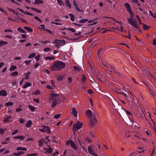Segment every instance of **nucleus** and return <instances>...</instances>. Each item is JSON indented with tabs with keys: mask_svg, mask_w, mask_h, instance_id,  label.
<instances>
[{
	"mask_svg": "<svg viewBox=\"0 0 156 156\" xmlns=\"http://www.w3.org/2000/svg\"><path fill=\"white\" fill-rule=\"evenodd\" d=\"M18 9L20 11L24 13V14H27L29 15V12H24L23 9Z\"/></svg>",
	"mask_w": 156,
	"mask_h": 156,
	"instance_id": "ea45409f",
	"label": "nucleus"
},
{
	"mask_svg": "<svg viewBox=\"0 0 156 156\" xmlns=\"http://www.w3.org/2000/svg\"><path fill=\"white\" fill-rule=\"evenodd\" d=\"M68 30L71 31L73 33H75L76 31L75 30L72 28H69L68 29Z\"/></svg>",
	"mask_w": 156,
	"mask_h": 156,
	"instance_id": "bf43d9fd",
	"label": "nucleus"
},
{
	"mask_svg": "<svg viewBox=\"0 0 156 156\" xmlns=\"http://www.w3.org/2000/svg\"><path fill=\"white\" fill-rule=\"evenodd\" d=\"M7 44L8 42L6 41H0V47L4 45Z\"/></svg>",
	"mask_w": 156,
	"mask_h": 156,
	"instance_id": "b1692460",
	"label": "nucleus"
},
{
	"mask_svg": "<svg viewBox=\"0 0 156 156\" xmlns=\"http://www.w3.org/2000/svg\"><path fill=\"white\" fill-rule=\"evenodd\" d=\"M40 42H41V43L43 44H45L48 43H50V41H41Z\"/></svg>",
	"mask_w": 156,
	"mask_h": 156,
	"instance_id": "09e8293b",
	"label": "nucleus"
},
{
	"mask_svg": "<svg viewBox=\"0 0 156 156\" xmlns=\"http://www.w3.org/2000/svg\"><path fill=\"white\" fill-rule=\"evenodd\" d=\"M143 27L144 30H148L150 27L148 26L145 24L144 23H143Z\"/></svg>",
	"mask_w": 156,
	"mask_h": 156,
	"instance_id": "bb28decb",
	"label": "nucleus"
},
{
	"mask_svg": "<svg viewBox=\"0 0 156 156\" xmlns=\"http://www.w3.org/2000/svg\"><path fill=\"white\" fill-rule=\"evenodd\" d=\"M40 55H37L35 57V58L36 59L37 61H38L40 59Z\"/></svg>",
	"mask_w": 156,
	"mask_h": 156,
	"instance_id": "052dcab7",
	"label": "nucleus"
},
{
	"mask_svg": "<svg viewBox=\"0 0 156 156\" xmlns=\"http://www.w3.org/2000/svg\"><path fill=\"white\" fill-rule=\"evenodd\" d=\"M35 19L40 21L41 23H42V21L37 16H35L34 17Z\"/></svg>",
	"mask_w": 156,
	"mask_h": 156,
	"instance_id": "680f3d73",
	"label": "nucleus"
},
{
	"mask_svg": "<svg viewBox=\"0 0 156 156\" xmlns=\"http://www.w3.org/2000/svg\"><path fill=\"white\" fill-rule=\"evenodd\" d=\"M18 72L17 71H15L13 72L11 74V75L12 76H16L18 75Z\"/></svg>",
	"mask_w": 156,
	"mask_h": 156,
	"instance_id": "c03bdc74",
	"label": "nucleus"
},
{
	"mask_svg": "<svg viewBox=\"0 0 156 156\" xmlns=\"http://www.w3.org/2000/svg\"><path fill=\"white\" fill-rule=\"evenodd\" d=\"M66 66V64L63 62L57 61L50 66V69L52 71H60L64 68Z\"/></svg>",
	"mask_w": 156,
	"mask_h": 156,
	"instance_id": "f03ea898",
	"label": "nucleus"
},
{
	"mask_svg": "<svg viewBox=\"0 0 156 156\" xmlns=\"http://www.w3.org/2000/svg\"><path fill=\"white\" fill-rule=\"evenodd\" d=\"M86 115L88 118H90V119L92 118L93 113L90 110H88L87 111Z\"/></svg>",
	"mask_w": 156,
	"mask_h": 156,
	"instance_id": "1a4fd4ad",
	"label": "nucleus"
},
{
	"mask_svg": "<svg viewBox=\"0 0 156 156\" xmlns=\"http://www.w3.org/2000/svg\"><path fill=\"white\" fill-rule=\"evenodd\" d=\"M38 142L39 143V146L41 147L44 145V144L45 142V141L43 139H41L39 140Z\"/></svg>",
	"mask_w": 156,
	"mask_h": 156,
	"instance_id": "f8f14e48",
	"label": "nucleus"
},
{
	"mask_svg": "<svg viewBox=\"0 0 156 156\" xmlns=\"http://www.w3.org/2000/svg\"><path fill=\"white\" fill-rule=\"evenodd\" d=\"M30 8L32 10L35 11L37 13H41V12L40 10H38V9H37L36 8H33V7H31Z\"/></svg>",
	"mask_w": 156,
	"mask_h": 156,
	"instance_id": "72a5a7b5",
	"label": "nucleus"
},
{
	"mask_svg": "<svg viewBox=\"0 0 156 156\" xmlns=\"http://www.w3.org/2000/svg\"><path fill=\"white\" fill-rule=\"evenodd\" d=\"M86 141L88 143H90L91 142V140L88 137H87L86 138Z\"/></svg>",
	"mask_w": 156,
	"mask_h": 156,
	"instance_id": "3c124183",
	"label": "nucleus"
},
{
	"mask_svg": "<svg viewBox=\"0 0 156 156\" xmlns=\"http://www.w3.org/2000/svg\"><path fill=\"white\" fill-rule=\"evenodd\" d=\"M36 55V54L34 53H32L30 54L29 56H28V58H31L34 57Z\"/></svg>",
	"mask_w": 156,
	"mask_h": 156,
	"instance_id": "58836bf2",
	"label": "nucleus"
},
{
	"mask_svg": "<svg viewBox=\"0 0 156 156\" xmlns=\"http://www.w3.org/2000/svg\"><path fill=\"white\" fill-rule=\"evenodd\" d=\"M28 107L29 108H30L32 112L34 111L36 109V107H34L30 105H29Z\"/></svg>",
	"mask_w": 156,
	"mask_h": 156,
	"instance_id": "c85d7f7f",
	"label": "nucleus"
},
{
	"mask_svg": "<svg viewBox=\"0 0 156 156\" xmlns=\"http://www.w3.org/2000/svg\"><path fill=\"white\" fill-rule=\"evenodd\" d=\"M53 42L54 44H61L62 45H64L65 44V41H60L57 40H55Z\"/></svg>",
	"mask_w": 156,
	"mask_h": 156,
	"instance_id": "0eeeda50",
	"label": "nucleus"
},
{
	"mask_svg": "<svg viewBox=\"0 0 156 156\" xmlns=\"http://www.w3.org/2000/svg\"><path fill=\"white\" fill-rule=\"evenodd\" d=\"M73 3L76 10L78 11L79 12H80L81 10H80V8H79L78 6L77 5L76 1L75 0H73Z\"/></svg>",
	"mask_w": 156,
	"mask_h": 156,
	"instance_id": "9b49d317",
	"label": "nucleus"
},
{
	"mask_svg": "<svg viewBox=\"0 0 156 156\" xmlns=\"http://www.w3.org/2000/svg\"><path fill=\"white\" fill-rule=\"evenodd\" d=\"M45 58L46 60H49V59L51 60H53L55 58L54 56L47 57H45Z\"/></svg>",
	"mask_w": 156,
	"mask_h": 156,
	"instance_id": "f704fd0d",
	"label": "nucleus"
},
{
	"mask_svg": "<svg viewBox=\"0 0 156 156\" xmlns=\"http://www.w3.org/2000/svg\"><path fill=\"white\" fill-rule=\"evenodd\" d=\"M7 95V93L5 90H3L0 91V95L5 96Z\"/></svg>",
	"mask_w": 156,
	"mask_h": 156,
	"instance_id": "4468645a",
	"label": "nucleus"
},
{
	"mask_svg": "<svg viewBox=\"0 0 156 156\" xmlns=\"http://www.w3.org/2000/svg\"><path fill=\"white\" fill-rule=\"evenodd\" d=\"M73 69L76 71H79L80 70V66H73Z\"/></svg>",
	"mask_w": 156,
	"mask_h": 156,
	"instance_id": "5701e85b",
	"label": "nucleus"
},
{
	"mask_svg": "<svg viewBox=\"0 0 156 156\" xmlns=\"http://www.w3.org/2000/svg\"><path fill=\"white\" fill-rule=\"evenodd\" d=\"M19 131L18 130H15L14 132L12 133V135H13L15 134H16Z\"/></svg>",
	"mask_w": 156,
	"mask_h": 156,
	"instance_id": "6e6d98bb",
	"label": "nucleus"
},
{
	"mask_svg": "<svg viewBox=\"0 0 156 156\" xmlns=\"http://www.w3.org/2000/svg\"><path fill=\"white\" fill-rule=\"evenodd\" d=\"M13 138L15 139H18L23 140L25 139V137L23 136H14Z\"/></svg>",
	"mask_w": 156,
	"mask_h": 156,
	"instance_id": "f3484780",
	"label": "nucleus"
},
{
	"mask_svg": "<svg viewBox=\"0 0 156 156\" xmlns=\"http://www.w3.org/2000/svg\"><path fill=\"white\" fill-rule=\"evenodd\" d=\"M109 69H110V72L111 73H116L115 69L114 67L110 65L108 66Z\"/></svg>",
	"mask_w": 156,
	"mask_h": 156,
	"instance_id": "ddd939ff",
	"label": "nucleus"
},
{
	"mask_svg": "<svg viewBox=\"0 0 156 156\" xmlns=\"http://www.w3.org/2000/svg\"><path fill=\"white\" fill-rule=\"evenodd\" d=\"M116 91L119 94H120L122 95L124 94V93L121 91L120 90L117 89Z\"/></svg>",
	"mask_w": 156,
	"mask_h": 156,
	"instance_id": "37998d69",
	"label": "nucleus"
},
{
	"mask_svg": "<svg viewBox=\"0 0 156 156\" xmlns=\"http://www.w3.org/2000/svg\"><path fill=\"white\" fill-rule=\"evenodd\" d=\"M125 112H126V114L127 115L129 116V117H132V115L131 114V113L130 112H129L128 111L125 110Z\"/></svg>",
	"mask_w": 156,
	"mask_h": 156,
	"instance_id": "4c0bfd02",
	"label": "nucleus"
},
{
	"mask_svg": "<svg viewBox=\"0 0 156 156\" xmlns=\"http://www.w3.org/2000/svg\"><path fill=\"white\" fill-rule=\"evenodd\" d=\"M30 74V72H28L27 73V74L26 75L25 78L26 79H29V75Z\"/></svg>",
	"mask_w": 156,
	"mask_h": 156,
	"instance_id": "864d4df0",
	"label": "nucleus"
},
{
	"mask_svg": "<svg viewBox=\"0 0 156 156\" xmlns=\"http://www.w3.org/2000/svg\"><path fill=\"white\" fill-rule=\"evenodd\" d=\"M51 98L49 99V102L50 103L51 102H53L51 105V106L54 108L59 102L58 101V94L56 93H52L50 95Z\"/></svg>",
	"mask_w": 156,
	"mask_h": 156,
	"instance_id": "7ed1b4c3",
	"label": "nucleus"
},
{
	"mask_svg": "<svg viewBox=\"0 0 156 156\" xmlns=\"http://www.w3.org/2000/svg\"><path fill=\"white\" fill-rule=\"evenodd\" d=\"M92 148L93 147L92 146H89L88 147V150L89 153L94 155V154H94V151Z\"/></svg>",
	"mask_w": 156,
	"mask_h": 156,
	"instance_id": "6e6552de",
	"label": "nucleus"
},
{
	"mask_svg": "<svg viewBox=\"0 0 156 156\" xmlns=\"http://www.w3.org/2000/svg\"><path fill=\"white\" fill-rule=\"evenodd\" d=\"M31 62V60H26L24 62V63L26 64L27 65H29Z\"/></svg>",
	"mask_w": 156,
	"mask_h": 156,
	"instance_id": "a18cd8bd",
	"label": "nucleus"
},
{
	"mask_svg": "<svg viewBox=\"0 0 156 156\" xmlns=\"http://www.w3.org/2000/svg\"><path fill=\"white\" fill-rule=\"evenodd\" d=\"M32 122L31 120H29L27 123L26 125V126L27 127H30L32 125Z\"/></svg>",
	"mask_w": 156,
	"mask_h": 156,
	"instance_id": "a878e982",
	"label": "nucleus"
},
{
	"mask_svg": "<svg viewBox=\"0 0 156 156\" xmlns=\"http://www.w3.org/2000/svg\"><path fill=\"white\" fill-rule=\"evenodd\" d=\"M24 29L26 30L27 31L29 32H32L33 31L32 29L27 27H23Z\"/></svg>",
	"mask_w": 156,
	"mask_h": 156,
	"instance_id": "c756f323",
	"label": "nucleus"
},
{
	"mask_svg": "<svg viewBox=\"0 0 156 156\" xmlns=\"http://www.w3.org/2000/svg\"><path fill=\"white\" fill-rule=\"evenodd\" d=\"M108 66L109 65H108L107 66H106L103 63H102L101 65V66L103 67L106 70L109 69Z\"/></svg>",
	"mask_w": 156,
	"mask_h": 156,
	"instance_id": "2f4dec72",
	"label": "nucleus"
},
{
	"mask_svg": "<svg viewBox=\"0 0 156 156\" xmlns=\"http://www.w3.org/2000/svg\"><path fill=\"white\" fill-rule=\"evenodd\" d=\"M32 84L31 83H27L25 84L23 88H26L27 87L30 86Z\"/></svg>",
	"mask_w": 156,
	"mask_h": 156,
	"instance_id": "cd10ccee",
	"label": "nucleus"
},
{
	"mask_svg": "<svg viewBox=\"0 0 156 156\" xmlns=\"http://www.w3.org/2000/svg\"><path fill=\"white\" fill-rule=\"evenodd\" d=\"M132 2L134 3H136L139 6H140V4L139 3L138 1V0H132Z\"/></svg>",
	"mask_w": 156,
	"mask_h": 156,
	"instance_id": "8fccbe9b",
	"label": "nucleus"
},
{
	"mask_svg": "<svg viewBox=\"0 0 156 156\" xmlns=\"http://www.w3.org/2000/svg\"><path fill=\"white\" fill-rule=\"evenodd\" d=\"M43 3V1L41 0H36L35 1V2L33 3L34 4H35V3L39 4H41Z\"/></svg>",
	"mask_w": 156,
	"mask_h": 156,
	"instance_id": "aec40b11",
	"label": "nucleus"
},
{
	"mask_svg": "<svg viewBox=\"0 0 156 156\" xmlns=\"http://www.w3.org/2000/svg\"><path fill=\"white\" fill-rule=\"evenodd\" d=\"M72 113L76 117L77 115V112L76 110L74 108H72Z\"/></svg>",
	"mask_w": 156,
	"mask_h": 156,
	"instance_id": "2eb2a0df",
	"label": "nucleus"
},
{
	"mask_svg": "<svg viewBox=\"0 0 156 156\" xmlns=\"http://www.w3.org/2000/svg\"><path fill=\"white\" fill-rule=\"evenodd\" d=\"M24 153V152L23 151H19L18 152V153H13V154L16 156H19L21 154H23Z\"/></svg>",
	"mask_w": 156,
	"mask_h": 156,
	"instance_id": "393cba45",
	"label": "nucleus"
},
{
	"mask_svg": "<svg viewBox=\"0 0 156 156\" xmlns=\"http://www.w3.org/2000/svg\"><path fill=\"white\" fill-rule=\"evenodd\" d=\"M22 110H23V109H22L21 108H18L16 109V112H18L21 111H22Z\"/></svg>",
	"mask_w": 156,
	"mask_h": 156,
	"instance_id": "e2e57ef3",
	"label": "nucleus"
},
{
	"mask_svg": "<svg viewBox=\"0 0 156 156\" xmlns=\"http://www.w3.org/2000/svg\"><path fill=\"white\" fill-rule=\"evenodd\" d=\"M88 21L87 19H81L79 21V22L80 23H84Z\"/></svg>",
	"mask_w": 156,
	"mask_h": 156,
	"instance_id": "a19ab883",
	"label": "nucleus"
},
{
	"mask_svg": "<svg viewBox=\"0 0 156 156\" xmlns=\"http://www.w3.org/2000/svg\"><path fill=\"white\" fill-rule=\"evenodd\" d=\"M46 87L49 89H50L51 90H53V88L51 87V85H47Z\"/></svg>",
	"mask_w": 156,
	"mask_h": 156,
	"instance_id": "69168bd1",
	"label": "nucleus"
},
{
	"mask_svg": "<svg viewBox=\"0 0 156 156\" xmlns=\"http://www.w3.org/2000/svg\"><path fill=\"white\" fill-rule=\"evenodd\" d=\"M13 104V103L12 102L9 101L6 103L5 104V105L6 106H10L12 105Z\"/></svg>",
	"mask_w": 156,
	"mask_h": 156,
	"instance_id": "473e14b6",
	"label": "nucleus"
},
{
	"mask_svg": "<svg viewBox=\"0 0 156 156\" xmlns=\"http://www.w3.org/2000/svg\"><path fill=\"white\" fill-rule=\"evenodd\" d=\"M5 129H0V133L3 134L4 132V131Z\"/></svg>",
	"mask_w": 156,
	"mask_h": 156,
	"instance_id": "774afa93",
	"label": "nucleus"
},
{
	"mask_svg": "<svg viewBox=\"0 0 156 156\" xmlns=\"http://www.w3.org/2000/svg\"><path fill=\"white\" fill-rule=\"evenodd\" d=\"M16 150L17 151L22 150V151H26L27 148L25 147H19L16 148Z\"/></svg>",
	"mask_w": 156,
	"mask_h": 156,
	"instance_id": "412c9836",
	"label": "nucleus"
},
{
	"mask_svg": "<svg viewBox=\"0 0 156 156\" xmlns=\"http://www.w3.org/2000/svg\"><path fill=\"white\" fill-rule=\"evenodd\" d=\"M66 5L69 8H71V5L69 0H66Z\"/></svg>",
	"mask_w": 156,
	"mask_h": 156,
	"instance_id": "4be33fe9",
	"label": "nucleus"
},
{
	"mask_svg": "<svg viewBox=\"0 0 156 156\" xmlns=\"http://www.w3.org/2000/svg\"><path fill=\"white\" fill-rule=\"evenodd\" d=\"M70 144L71 146L74 149H77V147L76 145L74 142L72 140H70Z\"/></svg>",
	"mask_w": 156,
	"mask_h": 156,
	"instance_id": "dca6fc26",
	"label": "nucleus"
},
{
	"mask_svg": "<svg viewBox=\"0 0 156 156\" xmlns=\"http://www.w3.org/2000/svg\"><path fill=\"white\" fill-rule=\"evenodd\" d=\"M69 15L70 17L71 20L72 21H74V15L73 14L71 13L69 14Z\"/></svg>",
	"mask_w": 156,
	"mask_h": 156,
	"instance_id": "c9c22d12",
	"label": "nucleus"
},
{
	"mask_svg": "<svg viewBox=\"0 0 156 156\" xmlns=\"http://www.w3.org/2000/svg\"><path fill=\"white\" fill-rule=\"evenodd\" d=\"M12 118V116L11 115H9L7 117L5 118L3 120L4 122H6L9 121V120L10 119Z\"/></svg>",
	"mask_w": 156,
	"mask_h": 156,
	"instance_id": "6ab92c4d",
	"label": "nucleus"
},
{
	"mask_svg": "<svg viewBox=\"0 0 156 156\" xmlns=\"http://www.w3.org/2000/svg\"><path fill=\"white\" fill-rule=\"evenodd\" d=\"M58 98H59V99H58V101L59 102V103L62 102V101H63L65 100L64 97L61 95H59V94H58Z\"/></svg>",
	"mask_w": 156,
	"mask_h": 156,
	"instance_id": "9d476101",
	"label": "nucleus"
},
{
	"mask_svg": "<svg viewBox=\"0 0 156 156\" xmlns=\"http://www.w3.org/2000/svg\"><path fill=\"white\" fill-rule=\"evenodd\" d=\"M61 114H58L55 115L54 117V118L57 119L59 118L61 116Z\"/></svg>",
	"mask_w": 156,
	"mask_h": 156,
	"instance_id": "603ef678",
	"label": "nucleus"
},
{
	"mask_svg": "<svg viewBox=\"0 0 156 156\" xmlns=\"http://www.w3.org/2000/svg\"><path fill=\"white\" fill-rule=\"evenodd\" d=\"M83 126V123H80V121H77L76 124H73V131L75 132L77 130L81 129Z\"/></svg>",
	"mask_w": 156,
	"mask_h": 156,
	"instance_id": "20e7f679",
	"label": "nucleus"
},
{
	"mask_svg": "<svg viewBox=\"0 0 156 156\" xmlns=\"http://www.w3.org/2000/svg\"><path fill=\"white\" fill-rule=\"evenodd\" d=\"M16 68L17 67L16 66L13 65L11 66V67L10 68L9 70L10 71H13L16 69Z\"/></svg>",
	"mask_w": 156,
	"mask_h": 156,
	"instance_id": "7c9ffc66",
	"label": "nucleus"
},
{
	"mask_svg": "<svg viewBox=\"0 0 156 156\" xmlns=\"http://www.w3.org/2000/svg\"><path fill=\"white\" fill-rule=\"evenodd\" d=\"M51 50L50 48H44V51H48Z\"/></svg>",
	"mask_w": 156,
	"mask_h": 156,
	"instance_id": "13d9d810",
	"label": "nucleus"
},
{
	"mask_svg": "<svg viewBox=\"0 0 156 156\" xmlns=\"http://www.w3.org/2000/svg\"><path fill=\"white\" fill-rule=\"evenodd\" d=\"M17 30L20 32L22 33H25L26 32L25 31L23 30L22 28L19 27L17 29Z\"/></svg>",
	"mask_w": 156,
	"mask_h": 156,
	"instance_id": "e433bc0d",
	"label": "nucleus"
},
{
	"mask_svg": "<svg viewBox=\"0 0 156 156\" xmlns=\"http://www.w3.org/2000/svg\"><path fill=\"white\" fill-rule=\"evenodd\" d=\"M37 153H31V154H27V156H36L37 155Z\"/></svg>",
	"mask_w": 156,
	"mask_h": 156,
	"instance_id": "de8ad7c7",
	"label": "nucleus"
},
{
	"mask_svg": "<svg viewBox=\"0 0 156 156\" xmlns=\"http://www.w3.org/2000/svg\"><path fill=\"white\" fill-rule=\"evenodd\" d=\"M33 101L37 103H39L40 102L38 98H34L33 99Z\"/></svg>",
	"mask_w": 156,
	"mask_h": 156,
	"instance_id": "5fc2aeb1",
	"label": "nucleus"
},
{
	"mask_svg": "<svg viewBox=\"0 0 156 156\" xmlns=\"http://www.w3.org/2000/svg\"><path fill=\"white\" fill-rule=\"evenodd\" d=\"M98 123V121L95 117L91 118L89 122V126L90 127H93Z\"/></svg>",
	"mask_w": 156,
	"mask_h": 156,
	"instance_id": "39448f33",
	"label": "nucleus"
},
{
	"mask_svg": "<svg viewBox=\"0 0 156 156\" xmlns=\"http://www.w3.org/2000/svg\"><path fill=\"white\" fill-rule=\"evenodd\" d=\"M124 5L127 9V11L131 15L130 18H127V19L129 23L133 27L140 30V28L139 25L137 23V21L136 19L133 20L132 16H133V12L131 9L130 6L129 4L126 3L124 4Z\"/></svg>",
	"mask_w": 156,
	"mask_h": 156,
	"instance_id": "f257e3e1",
	"label": "nucleus"
},
{
	"mask_svg": "<svg viewBox=\"0 0 156 156\" xmlns=\"http://www.w3.org/2000/svg\"><path fill=\"white\" fill-rule=\"evenodd\" d=\"M86 79V77L85 75H83L82 76V78L81 79V81H85Z\"/></svg>",
	"mask_w": 156,
	"mask_h": 156,
	"instance_id": "49530a36",
	"label": "nucleus"
},
{
	"mask_svg": "<svg viewBox=\"0 0 156 156\" xmlns=\"http://www.w3.org/2000/svg\"><path fill=\"white\" fill-rule=\"evenodd\" d=\"M44 150L46 151V152L47 153H50L53 152V150L52 148H49L48 149L44 148Z\"/></svg>",
	"mask_w": 156,
	"mask_h": 156,
	"instance_id": "a211bd4d",
	"label": "nucleus"
},
{
	"mask_svg": "<svg viewBox=\"0 0 156 156\" xmlns=\"http://www.w3.org/2000/svg\"><path fill=\"white\" fill-rule=\"evenodd\" d=\"M43 128L40 129L39 130L41 132H47L48 133L50 134L51 131L50 130V128L48 126H44Z\"/></svg>",
	"mask_w": 156,
	"mask_h": 156,
	"instance_id": "423d86ee",
	"label": "nucleus"
},
{
	"mask_svg": "<svg viewBox=\"0 0 156 156\" xmlns=\"http://www.w3.org/2000/svg\"><path fill=\"white\" fill-rule=\"evenodd\" d=\"M40 91L39 90H37L34 92V94L35 95H37V94H40Z\"/></svg>",
	"mask_w": 156,
	"mask_h": 156,
	"instance_id": "0e129e2a",
	"label": "nucleus"
},
{
	"mask_svg": "<svg viewBox=\"0 0 156 156\" xmlns=\"http://www.w3.org/2000/svg\"><path fill=\"white\" fill-rule=\"evenodd\" d=\"M19 121L20 123H23L25 122V120L23 118H21L20 119Z\"/></svg>",
	"mask_w": 156,
	"mask_h": 156,
	"instance_id": "4d7b16f0",
	"label": "nucleus"
},
{
	"mask_svg": "<svg viewBox=\"0 0 156 156\" xmlns=\"http://www.w3.org/2000/svg\"><path fill=\"white\" fill-rule=\"evenodd\" d=\"M57 1L60 5H61L63 3L62 0H57Z\"/></svg>",
	"mask_w": 156,
	"mask_h": 156,
	"instance_id": "338daca9",
	"label": "nucleus"
},
{
	"mask_svg": "<svg viewBox=\"0 0 156 156\" xmlns=\"http://www.w3.org/2000/svg\"><path fill=\"white\" fill-rule=\"evenodd\" d=\"M63 77L62 76H59L57 78V80L59 81H61L63 80Z\"/></svg>",
	"mask_w": 156,
	"mask_h": 156,
	"instance_id": "79ce46f5",
	"label": "nucleus"
}]
</instances>
